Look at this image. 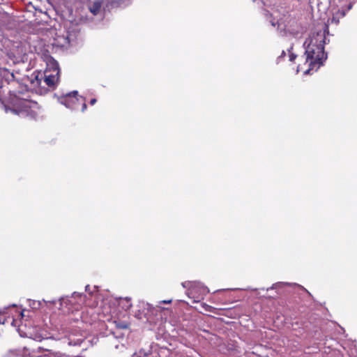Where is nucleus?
<instances>
[{
  "instance_id": "nucleus-18",
  "label": "nucleus",
  "mask_w": 357,
  "mask_h": 357,
  "mask_svg": "<svg viewBox=\"0 0 357 357\" xmlns=\"http://www.w3.org/2000/svg\"><path fill=\"white\" fill-rule=\"evenodd\" d=\"M183 287L187 289V294L189 296V291L191 290V288L193 286V281H185L182 282Z\"/></svg>"
},
{
  "instance_id": "nucleus-6",
  "label": "nucleus",
  "mask_w": 357,
  "mask_h": 357,
  "mask_svg": "<svg viewBox=\"0 0 357 357\" xmlns=\"http://www.w3.org/2000/svg\"><path fill=\"white\" fill-rule=\"evenodd\" d=\"M5 357H36L35 351L27 347L9 349Z\"/></svg>"
},
{
  "instance_id": "nucleus-4",
  "label": "nucleus",
  "mask_w": 357,
  "mask_h": 357,
  "mask_svg": "<svg viewBox=\"0 0 357 357\" xmlns=\"http://www.w3.org/2000/svg\"><path fill=\"white\" fill-rule=\"evenodd\" d=\"M209 292L207 287L200 282L193 281V286L189 291V297L194 298V303H198Z\"/></svg>"
},
{
  "instance_id": "nucleus-17",
  "label": "nucleus",
  "mask_w": 357,
  "mask_h": 357,
  "mask_svg": "<svg viewBox=\"0 0 357 357\" xmlns=\"http://www.w3.org/2000/svg\"><path fill=\"white\" fill-rule=\"evenodd\" d=\"M29 306L34 310L39 309L40 307L41 303L39 301L29 300Z\"/></svg>"
},
{
  "instance_id": "nucleus-12",
  "label": "nucleus",
  "mask_w": 357,
  "mask_h": 357,
  "mask_svg": "<svg viewBox=\"0 0 357 357\" xmlns=\"http://www.w3.org/2000/svg\"><path fill=\"white\" fill-rule=\"evenodd\" d=\"M74 334H70L68 338V344L71 346L80 345L84 340L85 335L80 334L78 337L75 338Z\"/></svg>"
},
{
  "instance_id": "nucleus-36",
  "label": "nucleus",
  "mask_w": 357,
  "mask_h": 357,
  "mask_svg": "<svg viewBox=\"0 0 357 357\" xmlns=\"http://www.w3.org/2000/svg\"><path fill=\"white\" fill-rule=\"evenodd\" d=\"M50 303H54L55 301H49Z\"/></svg>"
},
{
  "instance_id": "nucleus-23",
  "label": "nucleus",
  "mask_w": 357,
  "mask_h": 357,
  "mask_svg": "<svg viewBox=\"0 0 357 357\" xmlns=\"http://www.w3.org/2000/svg\"><path fill=\"white\" fill-rule=\"evenodd\" d=\"M76 296H79V299H82L83 295L82 294H79L77 292H74L73 294H72V296L71 298H75Z\"/></svg>"
},
{
  "instance_id": "nucleus-24",
  "label": "nucleus",
  "mask_w": 357,
  "mask_h": 357,
  "mask_svg": "<svg viewBox=\"0 0 357 357\" xmlns=\"http://www.w3.org/2000/svg\"><path fill=\"white\" fill-rule=\"evenodd\" d=\"M172 301L171 299L170 300H163V301H160L159 303L160 304H162V303H163V304H169V303H172Z\"/></svg>"
},
{
  "instance_id": "nucleus-26",
  "label": "nucleus",
  "mask_w": 357,
  "mask_h": 357,
  "mask_svg": "<svg viewBox=\"0 0 357 357\" xmlns=\"http://www.w3.org/2000/svg\"><path fill=\"white\" fill-rule=\"evenodd\" d=\"M96 98H92L91 100H90V104L91 105H93L96 102Z\"/></svg>"
},
{
  "instance_id": "nucleus-1",
  "label": "nucleus",
  "mask_w": 357,
  "mask_h": 357,
  "mask_svg": "<svg viewBox=\"0 0 357 357\" xmlns=\"http://www.w3.org/2000/svg\"><path fill=\"white\" fill-rule=\"evenodd\" d=\"M326 34H329L328 25L324 24L323 27L314 32L304 42L305 49L306 62L309 63L310 68L305 71V74L309 73L310 70L317 68L318 69L327 59V54L324 52V45L326 43Z\"/></svg>"
},
{
  "instance_id": "nucleus-3",
  "label": "nucleus",
  "mask_w": 357,
  "mask_h": 357,
  "mask_svg": "<svg viewBox=\"0 0 357 357\" xmlns=\"http://www.w3.org/2000/svg\"><path fill=\"white\" fill-rule=\"evenodd\" d=\"M50 65L52 70H47L44 75V82L50 87H54L59 80V63L52 59Z\"/></svg>"
},
{
  "instance_id": "nucleus-16",
  "label": "nucleus",
  "mask_w": 357,
  "mask_h": 357,
  "mask_svg": "<svg viewBox=\"0 0 357 357\" xmlns=\"http://www.w3.org/2000/svg\"><path fill=\"white\" fill-rule=\"evenodd\" d=\"M45 351H48L50 353V357H68L65 354L59 352V351H53L50 349H45Z\"/></svg>"
},
{
  "instance_id": "nucleus-37",
  "label": "nucleus",
  "mask_w": 357,
  "mask_h": 357,
  "mask_svg": "<svg viewBox=\"0 0 357 357\" xmlns=\"http://www.w3.org/2000/svg\"><path fill=\"white\" fill-rule=\"evenodd\" d=\"M14 96H16V92L13 91Z\"/></svg>"
},
{
  "instance_id": "nucleus-35",
  "label": "nucleus",
  "mask_w": 357,
  "mask_h": 357,
  "mask_svg": "<svg viewBox=\"0 0 357 357\" xmlns=\"http://www.w3.org/2000/svg\"><path fill=\"white\" fill-rule=\"evenodd\" d=\"M42 349L43 350V349L42 347H38V350H42Z\"/></svg>"
},
{
  "instance_id": "nucleus-13",
  "label": "nucleus",
  "mask_w": 357,
  "mask_h": 357,
  "mask_svg": "<svg viewBox=\"0 0 357 357\" xmlns=\"http://www.w3.org/2000/svg\"><path fill=\"white\" fill-rule=\"evenodd\" d=\"M101 6V1H96L93 3L91 6H89V10L92 14L96 15L100 12Z\"/></svg>"
},
{
  "instance_id": "nucleus-19",
  "label": "nucleus",
  "mask_w": 357,
  "mask_h": 357,
  "mask_svg": "<svg viewBox=\"0 0 357 357\" xmlns=\"http://www.w3.org/2000/svg\"><path fill=\"white\" fill-rule=\"evenodd\" d=\"M293 50V45H291L287 51L289 52V59L290 61H294L296 58V54L291 52V50Z\"/></svg>"
},
{
  "instance_id": "nucleus-25",
  "label": "nucleus",
  "mask_w": 357,
  "mask_h": 357,
  "mask_svg": "<svg viewBox=\"0 0 357 357\" xmlns=\"http://www.w3.org/2000/svg\"><path fill=\"white\" fill-rule=\"evenodd\" d=\"M86 107H87L86 104L85 102H83L82 106V112H84L86 110Z\"/></svg>"
},
{
  "instance_id": "nucleus-20",
  "label": "nucleus",
  "mask_w": 357,
  "mask_h": 357,
  "mask_svg": "<svg viewBox=\"0 0 357 357\" xmlns=\"http://www.w3.org/2000/svg\"><path fill=\"white\" fill-rule=\"evenodd\" d=\"M146 356V353L143 350H140L138 352L133 354L132 355V357H143V356Z\"/></svg>"
},
{
  "instance_id": "nucleus-31",
  "label": "nucleus",
  "mask_w": 357,
  "mask_h": 357,
  "mask_svg": "<svg viewBox=\"0 0 357 357\" xmlns=\"http://www.w3.org/2000/svg\"><path fill=\"white\" fill-rule=\"evenodd\" d=\"M126 0H119L120 3H125Z\"/></svg>"
},
{
  "instance_id": "nucleus-21",
  "label": "nucleus",
  "mask_w": 357,
  "mask_h": 357,
  "mask_svg": "<svg viewBox=\"0 0 357 357\" xmlns=\"http://www.w3.org/2000/svg\"><path fill=\"white\" fill-rule=\"evenodd\" d=\"M286 56V52L282 50L281 54L277 58L276 61L277 63L281 62V61Z\"/></svg>"
},
{
  "instance_id": "nucleus-7",
  "label": "nucleus",
  "mask_w": 357,
  "mask_h": 357,
  "mask_svg": "<svg viewBox=\"0 0 357 357\" xmlns=\"http://www.w3.org/2000/svg\"><path fill=\"white\" fill-rule=\"evenodd\" d=\"M43 75L41 73L35 71L30 76H25L22 79V81L25 84L29 82L33 87H36L40 86L41 83V79L43 78Z\"/></svg>"
},
{
  "instance_id": "nucleus-33",
  "label": "nucleus",
  "mask_w": 357,
  "mask_h": 357,
  "mask_svg": "<svg viewBox=\"0 0 357 357\" xmlns=\"http://www.w3.org/2000/svg\"><path fill=\"white\" fill-rule=\"evenodd\" d=\"M84 297H85V296H84V295H83V296H82V299H79V300H80V301H81L82 300H84Z\"/></svg>"
},
{
  "instance_id": "nucleus-28",
  "label": "nucleus",
  "mask_w": 357,
  "mask_h": 357,
  "mask_svg": "<svg viewBox=\"0 0 357 357\" xmlns=\"http://www.w3.org/2000/svg\"><path fill=\"white\" fill-rule=\"evenodd\" d=\"M6 319L0 318V324H3L5 323Z\"/></svg>"
},
{
  "instance_id": "nucleus-9",
  "label": "nucleus",
  "mask_w": 357,
  "mask_h": 357,
  "mask_svg": "<svg viewBox=\"0 0 357 357\" xmlns=\"http://www.w3.org/2000/svg\"><path fill=\"white\" fill-rule=\"evenodd\" d=\"M54 46L59 47L61 48H66L70 45V40L68 38V34L66 35H58L56 34V37L54 38V42L52 43Z\"/></svg>"
},
{
  "instance_id": "nucleus-2",
  "label": "nucleus",
  "mask_w": 357,
  "mask_h": 357,
  "mask_svg": "<svg viewBox=\"0 0 357 357\" xmlns=\"http://www.w3.org/2000/svg\"><path fill=\"white\" fill-rule=\"evenodd\" d=\"M13 104V107L7 108L6 107V112L10 111L15 114H17L21 117H29L33 119L36 116V113L33 111V105H35L26 99H20L16 98Z\"/></svg>"
},
{
  "instance_id": "nucleus-29",
  "label": "nucleus",
  "mask_w": 357,
  "mask_h": 357,
  "mask_svg": "<svg viewBox=\"0 0 357 357\" xmlns=\"http://www.w3.org/2000/svg\"><path fill=\"white\" fill-rule=\"evenodd\" d=\"M34 340H36L37 341H41L42 338L40 336H37L34 338Z\"/></svg>"
},
{
  "instance_id": "nucleus-5",
  "label": "nucleus",
  "mask_w": 357,
  "mask_h": 357,
  "mask_svg": "<svg viewBox=\"0 0 357 357\" xmlns=\"http://www.w3.org/2000/svg\"><path fill=\"white\" fill-rule=\"evenodd\" d=\"M77 91H73V92L67 93L64 97L61 98L60 102L64 105L67 108L71 109H76V105L79 102V99L84 101V98L82 96L77 97Z\"/></svg>"
},
{
  "instance_id": "nucleus-27",
  "label": "nucleus",
  "mask_w": 357,
  "mask_h": 357,
  "mask_svg": "<svg viewBox=\"0 0 357 357\" xmlns=\"http://www.w3.org/2000/svg\"><path fill=\"white\" fill-rule=\"evenodd\" d=\"M126 301H127V302L128 303L127 307H126V309H129L132 306V304L130 303V299L126 298Z\"/></svg>"
},
{
  "instance_id": "nucleus-22",
  "label": "nucleus",
  "mask_w": 357,
  "mask_h": 357,
  "mask_svg": "<svg viewBox=\"0 0 357 357\" xmlns=\"http://www.w3.org/2000/svg\"><path fill=\"white\" fill-rule=\"evenodd\" d=\"M287 284H289L284 283V282H278V283L274 284L270 289H273L277 288L279 286H283V285H287Z\"/></svg>"
},
{
  "instance_id": "nucleus-32",
  "label": "nucleus",
  "mask_w": 357,
  "mask_h": 357,
  "mask_svg": "<svg viewBox=\"0 0 357 357\" xmlns=\"http://www.w3.org/2000/svg\"><path fill=\"white\" fill-rule=\"evenodd\" d=\"M3 313H4V310H0V314H3Z\"/></svg>"
},
{
  "instance_id": "nucleus-14",
  "label": "nucleus",
  "mask_w": 357,
  "mask_h": 357,
  "mask_svg": "<svg viewBox=\"0 0 357 357\" xmlns=\"http://www.w3.org/2000/svg\"><path fill=\"white\" fill-rule=\"evenodd\" d=\"M266 15L267 20H268L271 26H273V27L277 26L278 29H280V24L279 23L278 20H275L272 19L271 14H270L268 11H266Z\"/></svg>"
},
{
  "instance_id": "nucleus-30",
  "label": "nucleus",
  "mask_w": 357,
  "mask_h": 357,
  "mask_svg": "<svg viewBox=\"0 0 357 357\" xmlns=\"http://www.w3.org/2000/svg\"><path fill=\"white\" fill-rule=\"evenodd\" d=\"M85 290H86V291H88L89 290V285H86L85 287Z\"/></svg>"
},
{
  "instance_id": "nucleus-15",
  "label": "nucleus",
  "mask_w": 357,
  "mask_h": 357,
  "mask_svg": "<svg viewBox=\"0 0 357 357\" xmlns=\"http://www.w3.org/2000/svg\"><path fill=\"white\" fill-rule=\"evenodd\" d=\"M69 303H72V301L69 299L68 296L66 297H61L59 299V305H60V310H63L64 304L67 306Z\"/></svg>"
},
{
  "instance_id": "nucleus-8",
  "label": "nucleus",
  "mask_w": 357,
  "mask_h": 357,
  "mask_svg": "<svg viewBox=\"0 0 357 357\" xmlns=\"http://www.w3.org/2000/svg\"><path fill=\"white\" fill-rule=\"evenodd\" d=\"M352 6V3H349L346 8L342 7L341 9H338L333 13V17L328 20V22H331V23L337 24L340 22V19L344 17L347 12L351 10Z\"/></svg>"
},
{
  "instance_id": "nucleus-11",
  "label": "nucleus",
  "mask_w": 357,
  "mask_h": 357,
  "mask_svg": "<svg viewBox=\"0 0 357 357\" xmlns=\"http://www.w3.org/2000/svg\"><path fill=\"white\" fill-rule=\"evenodd\" d=\"M115 323H116V331L114 333L115 335V337L116 338L123 337L125 334L123 333H119V330L123 329V330L128 331L129 328L128 324L126 322L120 321H115Z\"/></svg>"
},
{
  "instance_id": "nucleus-34",
  "label": "nucleus",
  "mask_w": 357,
  "mask_h": 357,
  "mask_svg": "<svg viewBox=\"0 0 357 357\" xmlns=\"http://www.w3.org/2000/svg\"><path fill=\"white\" fill-rule=\"evenodd\" d=\"M3 87V84L0 82V89Z\"/></svg>"
},
{
  "instance_id": "nucleus-10",
  "label": "nucleus",
  "mask_w": 357,
  "mask_h": 357,
  "mask_svg": "<svg viewBox=\"0 0 357 357\" xmlns=\"http://www.w3.org/2000/svg\"><path fill=\"white\" fill-rule=\"evenodd\" d=\"M0 76L1 79L8 84L14 82L15 79L17 80L15 74L7 68H0Z\"/></svg>"
}]
</instances>
